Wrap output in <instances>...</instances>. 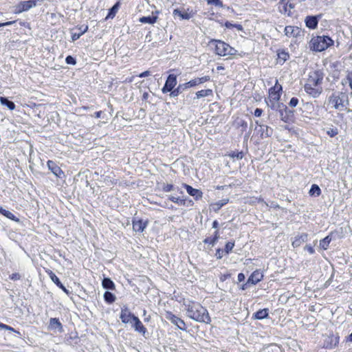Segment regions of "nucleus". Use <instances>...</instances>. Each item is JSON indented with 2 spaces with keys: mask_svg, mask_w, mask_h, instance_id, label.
Instances as JSON below:
<instances>
[{
  "mask_svg": "<svg viewBox=\"0 0 352 352\" xmlns=\"http://www.w3.org/2000/svg\"><path fill=\"white\" fill-rule=\"evenodd\" d=\"M183 304L189 318L199 322H210V318L207 309L201 304L190 299H184Z\"/></svg>",
  "mask_w": 352,
  "mask_h": 352,
  "instance_id": "1",
  "label": "nucleus"
},
{
  "mask_svg": "<svg viewBox=\"0 0 352 352\" xmlns=\"http://www.w3.org/2000/svg\"><path fill=\"white\" fill-rule=\"evenodd\" d=\"M323 79L322 73L320 71H314L309 73V78L305 85V91L314 98L318 97L322 92L320 85Z\"/></svg>",
  "mask_w": 352,
  "mask_h": 352,
  "instance_id": "2",
  "label": "nucleus"
},
{
  "mask_svg": "<svg viewBox=\"0 0 352 352\" xmlns=\"http://www.w3.org/2000/svg\"><path fill=\"white\" fill-rule=\"evenodd\" d=\"M333 43V40L327 36H318L313 37L309 42L310 50L316 52H322Z\"/></svg>",
  "mask_w": 352,
  "mask_h": 352,
  "instance_id": "3",
  "label": "nucleus"
},
{
  "mask_svg": "<svg viewBox=\"0 0 352 352\" xmlns=\"http://www.w3.org/2000/svg\"><path fill=\"white\" fill-rule=\"evenodd\" d=\"M211 47H214L215 53L219 56L232 55L234 54L235 50L231 47L228 44L219 41L212 40L210 43Z\"/></svg>",
  "mask_w": 352,
  "mask_h": 352,
  "instance_id": "4",
  "label": "nucleus"
},
{
  "mask_svg": "<svg viewBox=\"0 0 352 352\" xmlns=\"http://www.w3.org/2000/svg\"><path fill=\"white\" fill-rule=\"evenodd\" d=\"M347 100V96L342 92H335L329 98V103L336 109H342L344 102Z\"/></svg>",
  "mask_w": 352,
  "mask_h": 352,
  "instance_id": "5",
  "label": "nucleus"
},
{
  "mask_svg": "<svg viewBox=\"0 0 352 352\" xmlns=\"http://www.w3.org/2000/svg\"><path fill=\"white\" fill-rule=\"evenodd\" d=\"M282 91V86L276 81L275 85L271 87L269 90V97L270 102H272V105L280 99V92Z\"/></svg>",
  "mask_w": 352,
  "mask_h": 352,
  "instance_id": "6",
  "label": "nucleus"
},
{
  "mask_svg": "<svg viewBox=\"0 0 352 352\" xmlns=\"http://www.w3.org/2000/svg\"><path fill=\"white\" fill-rule=\"evenodd\" d=\"M36 6L35 1L29 0L20 2L15 6L14 12L15 14H20L25 12Z\"/></svg>",
  "mask_w": 352,
  "mask_h": 352,
  "instance_id": "7",
  "label": "nucleus"
},
{
  "mask_svg": "<svg viewBox=\"0 0 352 352\" xmlns=\"http://www.w3.org/2000/svg\"><path fill=\"white\" fill-rule=\"evenodd\" d=\"M173 14L175 18L178 17L181 20H188L194 16L195 12L189 8L187 10L175 9Z\"/></svg>",
  "mask_w": 352,
  "mask_h": 352,
  "instance_id": "8",
  "label": "nucleus"
},
{
  "mask_svg": "<svg viewBox=\"0 0 352 352\" xmlns=\"http://www.w3.org/2000/svg\"><path fill=\"white\" fill-rule=\"evenodd\" d=\"M165 318L170 320L173 324L176 325L181 330H186V327L184 321L179 317L175 316L171 312H166Z\"/></svg>",
  "mask_w": 352,
  "mask_h": 352,
  "instance_id": "9",
  "label": "nucleus"
},
{
  "mask_svg": "<svg viewBox=\"0 0 352 352\" xmlns=\"http://www.w3.org/2000/svg\"><path fill=\"white\" fill-rule=\"evenodd\" d=\"M323 346L327 349H333L339 343V336L335 334L324 336Z\"/></svg>",
  "mask_w": 352,
  "mask_h": 352,
  "instance_id": "10",
  "label": "nucleus"
},
{
  "mask_svg": "<svg viewBox=\"0 0 352 352\" xmlns=\"http://www.w3.org/2000/svg\"><path fill=\"white\" fill-rule=\"evenodd\" d=\"M48 168L52 172V173L58 178H63L65 173L62 169L52 160H48L47 162Z\"/></svg>",
  "mask_w": 352,
  "mask_h": 352,
  "instance_id": "11",
  "label": "nucleus"
},
{
  "mask_svg": "<svg viewBox=\"0 0 352 352\" xmlns=\"http://www.w3.org/2000/svg\"><path fill=\"white\" fill-rule=\"evenodd\" d=\"M133 314L126 307L122 309L120 313V319L124 323L133 324V318H135Z\"/></svg>",
  "mask_w": 352,
  "mask_h": 352,
  "instance_id": "12",
  "label": "nucleus"
},
{
  "mask_svg": "<svg viewBox=\"0 0 352 352\" xmlns=\"http://www.w3.org/2000/svg\"><path fill=\"white\" fill-rule=\"evenodd\" d=\"M176 84H177L176 76L173 74L169 75L166 81V83H165L164 87L162 88V91L164 93H166V92L172 91V89L174 88V87L176 85Z\"/></svg>",
  "mask_w": 352,
  "mask_h": 352,
  "instance_id": "13",
  "label": "nucleus"
},
{
  "mask_svg": "<svg viewBox=\"0 0 352 352\" xmlns=\"http://www.w3.org/2000/svg\"><path fill=\"white\" fill-rule=\"evenodd\" d=\"M307 238L308 234L306 233L298 234L294 238L292 242V245L294 248H298L303 243L306 242L307 241Z\"/></svg>",
  "mask_w": 352,
  "mask_h": 352,
  "instance_id": "14",
  "label": "nucleus"
},
{
  "mask_svg": "<svg viewBox=\"0 0 352 352\" xmlns=\"http://www.w3.org/2000/svg\"><path fill=\"white\" fill-rule=\"evenodd\" d=\"M184 186L186 188L187 192L190 196L193 197L195 200H199L201 199L203 193L200 190L193 188L192 186L187 184H184Z\"/></svg>",
  "mask_w": 352,
  "mask_h": 352,
  "instance_id": "15",
  "label": "nucleus"
},
{
  "mask_svg": "<svg viewBox=\"0 0 352 352\" xmlns=\"http://www.w3.org/2000/svg\"><path fill=\"white\" fill-rule=\"evenodd\" d=\"M263 276V274L260 272L255 271L248 278L247 283L256 285L262 280Z\"/></svg>",
  "mask_w": 352,
  "mask_h": 352,
  "instance_id": "16",
  "label": "nucleus"
},
{
  "mask_svg": "<svg viewBox=\"0 0 352 352\" xmlns=\"http://www.w3.org/2000/svg\"><path fill=\"white\" fill-rule=\"evenodd\" d=\"M51 280L59 287L65 293L67 294H69L68 289L65 288V287L61 283L59 278L56 276V275L50 271V273H48Z\"/></svg>",
  "mask_w": 352,
  "mask_h": 352,
  "instance_id": "17",
  "label": "nucleus"
},
{
  "mask_svg": "<svg viewBox=\"0 0 352 352\" xmlns=\"http://www.w3.org/2000/svg\"><path fill=\"white\" fill-rule=\"evenodd\" d=\"M49 328L51 329H58L59 332H63V325L58 318H53L50 320Z\"/></svg>",
  "mask_w": 352,
  "mask_h": 352,
  "instance_id": "18",
  "label": "nucleus"
},
{
  "mask_svg": "<svg viewBox=\"0 0 352 352\" xmlns=\"http://www.w3.org/2000/svg\"><path fill=\"white\" fill-rule=\"evenodd\" d=\"M131 324L135 329V331L144 334L146 329L138 317L133 318V324Z\"/></svg>",
  "mask_w": 352,
  "mask_h": 352,
  "instance_id": "19",
  "label": "nucleus"
},
{
  "mask_svg": "<svg viewBox=\"0 0 352 352\" xmlns=\"http://www.w3.org/2000/svg\"><path fill=\"white\" fill-rule=\"evenodd\" d=\"M305 21L306 26L310 29H315L318 25V19L316 16H307Z\"/></svg>",
  "mask_w": 352,
  "mask_h": 352,
  "instance_id": "20",
  "label": "nucleus"
},
{
  "mask_svg": "<svg viewBox=\"0 0 352 352\" xmlns=\"http://www.w3.org/2000/svg\"><path fill=\"white\" fill-rule=\"evenodd\" d=\"M146 227V222L142 220H134L133 221V228L135 232H142Z\"/></svg>",
  "mask_w": 352,
  "mask_h": 352,
  "instance_id": "21",
  "label": "nucleus"
},
{
  "mask_svg": "<svg viewBox=\"0 0 352 352\" xmlns=\"http://www.w3.org/2000/svg\"><path fill=\"white\" fill-rule=\"evenodd\" d=\"M277 56V63L281 65L283 64L289 57V54L285 50L279 51Z\"/></svg>",
  "mask_w": 352,
  "mask_h": 352,
  "instance_id": "22",
  "label": "nucleus"
},
{
  "mask_svg": "<svg viewBox=\"0 0 352 352\" xmlns=\"http://www.w3.org/2000/svg\"><path fill=\"white\" fill-rule=\"evenodd\" d=\"M0 102L2 105L6 106L10 110L15 109L14 103L10 101L7 98L0 96Z\"/></svg>",
  "mask_w": 352,
  "mask_h": 352,
  "instance_id": "23",
  "label": "nucleus"
},
{
  "mask_svg": "<svg viewBox=\"0 0 352 352\" xmlns=\"http://www.w3.org/2000/svg\"><path fill=\"white\" fill-rule=\"evenodd\" d=\"M0 213L3 214V216L6 217L7 218L14 220L15 221H19V219H17L13 213L11 212L6 210L3 209L2 207L0 206Z\"/></svg>",
  "mask_w": 352,
  "mask_h": 352,
  "instance_id": "24",
  "label": "nucleus"
},
{
  "mask_svg": "<svg viewBox=\"0 0 352 352\" xmlns=\"http://www.w3.org/2000/svg\"><path fill=\"white\" fill-rule=\"evenodd\" d=\"M210 96H212V90L210 89H203L196 92L197 98H201Z\"/></svg>",
  "mask_w": 352,
  "mask_h": 352,
  "instance_id": "25",
  "label": "nucleus"
},
{
  "mask_svg": "<svg viewBox=\"0 0 352 352\" xmlns=\"http://www.w3.org/2000/svg\"><path fill=\"white\" fill-rule=\"evenodd\" d=\"M102 286L105 289H114L115 285L113 282L109 278H104L102 280Z\"/></svg>",
  "mask_w": 352,
  "mask_h": 352,
  "instance_id": "26",
  "label": "nucleus"
},
{
  "mask_svg": "<svg viewBox=\"0 0 352 352\" xmlns=\"http://www.w3.org/2000/svg\"><path fill=\"white\" fill-rule=\"evenodd\" d=\"M267 316H268V311L267 309L258 310L254 314L255 318L259 319V320L265 318L267 317Z\"/></svg>",
  "mask_w": 352,
  "mask_h": 352,
  "instance_id": "27",
  "label": "nucleus"
},
{
  "mask_svg": "<svg viewBox=\"0 0 352 352\" xmlns=\"http://www.w3.org/2000/svg\"><path fill=\"white\" fill-rule=\"evenodd\" d=\"M321 193V190L316 184H313L309 190V194L311 196L318 197Z\"/></svg>",
  "mask_w": 352,
  "mask_h": 352,
  "instance_id": "28",
  "label": "nucleus"
},
{
  "mask_svg": "<svg viewBox=\"0 0 352 352\" xmlns=\"http://www.w3.org/2000/svg\"><path fill=\"white\" fill-rule=\"evenodd\" d=\"M119 3L118 2L109 10L108 15L107 16V19H113L116 16V14L117 13Z\"/></svg>",
  "mask_w": 352,
  "mask_h": 352,
  "instance_id": "29",
  "label": "nucleus"
},
{
  "mask_svg": "<svg viewBox=\"0 0 352 352\" xmlns=\"http://www.w3.org/2000/svg\"><path fill=\"white\" fill-rule=\"evenodd\" d=\"M104 300L108 303H112L116 300V296L110 292H105L104 294Z\"/></svg>",
  "mask_w": 352,
  "mask_h": 352,
  "instance_id": "30",
  "label": "nucleus"
},
{
  "mask_svg": "<svg viewBox=\"0 0 352 352\" xmlns=\"http://www.w3.org/2000/svg\"><path fill=\"white\" fill-rule=\"evenodd\" d=\"M285 112L286 113L285 116H283V112L281 113L282 120H283L284 122H288L290 118L293 116L294 113L292 111L289 110L287 107H285Z\"/></svg>",
  "mask_w": 352,
  "mask_h": 352,
  "instance_id": "31",
  "label": "nucleus"
},
{
  "mask_svg": "<svg viewBox=\"0 0 352 352\" xmlns=\"http://www.w3.org/2000/svg\"><path fill=\"white\" fill-rule=\"evenodd\" d=\"M331 239L327 236L320 241V245L323 250H327Z\"/></svg>",
  "mask_w": 352,
  "mask_h": 352,
  "instance_id": "32",
  "label": "nucleus"
},
{
  "mask_svg": "<svg viewBox=\"0 0 352 352\" xmlns=\"http://www.w3.org/2000/svg\"><path fill=\"white\" fill-rule=\"evenodd\" d=\"M218 238H219L218 232L216 231L214 236L212 239L206 238V239H204V242L205 243H209L210 245L213 246L216 243V242L217 241Z\"/></svg>",
  "mask_w": 352,
  "mask_h": 352,
  "instance_id": "33",
  "label": "nucleus"
},
{
  "mask_svg": "<svg viewBox=\"0 0 352 352\" xmlns=\"http://www.w3.org/2000/svg\"><path fill=\"white\" fill-rule=\"evenodd\" d=\"M261 128L263 130L262 135H265V137H270L272 134V129L267 126L262 125Z\"/></svg>",
  "mask_w": 352,
  "mask_h": 352,
  "instance_id": "34",
  "label": "nucleus"
},
{
  "mask_svg": "<svg viewBox=\"0 0 352 352\" xmlns=\"http://www.w3.org/2000/svg\"><path fill=\"white\" fill-rule=\"evenodd\" d=\"M229 201L228 199H224L222 200L219 201L218 202L215 203L214 204L216 208H214L215 211L219 210L221 207H223L224 205H226Z\"/></svg>",
  "mask_w": 352,
  "mask_h": 352,
  "instance_id": "35",
  "label": "nucleus"
},
{
  "mask_svg": "<svg viewBox=\"0 0 352 352\" xmlns=\"http://www.w3.org/2000/svg\"><path fill=\"white\" fill-rule=\"evenodd\" d=\"M169 199L172 201L177 203V204L182 206L185 204V200L180 199L179 197H175V196H170L169 197Z\"/></svg>",
  "mask_w": 352,
  "mask_h": 352,
  "instance_id": "36",
  "label": "nucleus"
},
{
  "mask_svg": "<svg viewBox=\"0 0 352 352\" xmlns=\"http://www.w3.org/2000/svg\"><path fill=\"white\" fill-rule=\"evenodd\" d=\"M140 21L143 23H154V17L153 16H143L140 19Z\"/></svg>",
  "mask_w": 352,
  "mask_h": 352,
  "instance_id": "37",
  "label": "nucleus"
},
{
  "mask_svg": "<svg viewBox=\"0 0 352 352\" xmlns=\"http://www.w3.org/2000/svg\"><path fill=\"white\" fill-rule=\"evenodd\" d=\"M88 30V27L86 26L85 30L80 32V33H73L72 35V40L73 41L78 39L85 32H87V30Z\"/></svg>",
  "mask_w": 352,
  "mask_h": 352,
  "instance_id": "38",
  "label": "nucleus"
},
{
  "mask_svg": "<svg viewBox=\"0 0 352 352\" xmlns=\"http://www.w3.org/2000/svg\"><path fill=\"white\" fill-rule=\"evenodd\" d=\"M229 155L232 158H236L237 160H241L243 157V152H235V151H234L232 153H230Z\"/></svg>",
  "mask_w": 352,
  "mask_h": 352,
  "instance_id": "39",
  "label": "nucleus"
},
{
  "mask_svg": "<svg viewBox=\"0 0 352 352\" xmlns=\"http://www.w3.org/2000/svg\"><path fill=\"white\" fill-rule=\"evenodd\" d=\"M186 85H187L188 87L190 88V87L197 86V85H199V83L198 82V80L197 78L192 79V80H190L189 82H186Z\"/></svg>",
  "mask_w": 352,
  "mask_h": 352,
  "instance_id": "40",
  "label": "nucleus"
},
{
  "mask_svg": "<svg viewBox=\"0 0 352 352\" xmlns=\"http://www.w3.org/2000/svg\"><path fill=\"white\" fill-rule=\"evenodd\" d=\"M65 62L69 65H76V59L72 56H67L65 58Z\"/></svg>",
  "mask_w": 352,
  "mask_h": 352,
  "instance_id": "41",
  "label": "nucleus"
},
{
  "mask_svg": "<svg viewBox=\"0 0 352 352\" xmlns=\"http://www.w3.org/2000/svg\"><path fill=\"white\" fill-rule=\"evenodd\" d=\"M234 244L232 242H228L225 247V251L228 254L234 248Z\"/></svg>",
  "mask_w": 352,
  "mask_h": 352,
  "instance_id": "42",
  "label": "nucleus"
},
{
  "mask_svg": "<svg viewBox=\"0 0 352 352\" xmlns=\"http://www.w3.org/2000/svg\"><path fill=\"white\" fill-rule=\"evenodd\" d=\"M294 28L292 26H287L285 28V33L287 36L292 35Z\"/></svg>",
  "mask_w": 352,
  "mask_h": 352,
  "instance_id": "43",
  "label": "nucleus"
},
{
  "mask_svg": "<svg viewBox=\"0 0 352 352\" xmlns=\"http://www.w3.org/2000/svg\"><path fill=\"white\" fill-rule=\"evenodd\" d=\"M298 104V99L297 98H292L289 102V105L291 107H295L297 106Z\"/></svg>",
  "mask_w": 352,
  "mask_h": 352,
  "instance_id": "44",
  "label": "nucleus"
},
{
  "mask_svg": "<svg viewBox=\"0 0 352 352\" xmlns=\"http://www.w3.org/2000/svg\"><path fill=\"white\" fill-rule=\"evenodd\" d=\"M186 89H188L187 85H186V83H184V84H182V85H179L177 87V89L179 91V93H182L183 92L184 90H186Z\"/></svg>",
  "mask_w": 352,
  "mask_h": 352,
  "instance_id": "45",
  "label": "nucleus"
},
{
  "mask_svg": "<svg viewBox=\"0 0 352 352\" xmlns=\"http://www.w3.org/2000/svg\"><path fill=\"white\" fill-rule=\"evenodd\" d=\"M197 80H198V82L200 84H202L205 82H207L210 80V78L209 76H203V77H201V78H197Z\"/></svg>",
  "mask_w": 352,
  "mask_h": 352,
  "instance_id": "46",
  "label": "nucleus"
},
{
  "mask_svg": "<svg viewBox=\"0 0 352 352\" xmlns=\"http://www.w3.org/2000/svg\"><path fill=\"white\" fill-rule=\"evenodd\" d=\"M10 278L12 280H17L21 278V276L19 273H13L10 276Z\"/></svg>",
  "mask_w": 352,
  "mask_h": 352,
  "instance_id": "47",
  "label": "nucleus"
},
{
  "mask_svg": "<svg viewBox=\"0 0 352 352\" xmlns=\"http://www.w3.org/2000/svg\"><path fill=\"white\" fill-rule=\"evenodd\" d=\"M0 329H6V330H9V331H14V329L7 324H3V323H1L0 322Z\"/></svg>",
  "mask_w": 352,
  "mask_h": 352,
  "instance_id": "48",
  "label": "nucleus"
},
{
  "mask_svg": "<svg viewBox=\"0 0 352 352\" xmlns=\"http://www.w3.org/2000/svg\"><path fill=\"white\" fill-rule=\"evenodd\" d=\"M305 250H306L309 254H313L314 253V249L310 245H306L305 247Z\"/></svg>",
  "mask_w": 352,
  "mask_h": 352,
  "instance_id": "49",
  "label": "nucleus"
},
{
  "mask_svg": "<svg viewBox=\"0 0 352 352\" xmlns=\"http://www.w3.org/2000/svg\"><path fill=\"white\" fill-rule=\"evenodd\" d=\"M268 352H281V349L277 346H274L268 350Z\"/></svg>",
  "mask_w": 352,
  "mask_h": 352,
  "instance_id": "50",
  "label": "nucleus"
},
{
  "mask_svg": "<svg viewBox=\"0 0 352 352\" xmlns=\"http://www.w3.org/2000/svg\"><path fill=\"white\" fill-rule=\"evenodd\" d=\"M263 113V110L261 109H256L254 111V116L256 117H260Z\"/></svg>",
  "mask_w": 352,
  "mask_h": 352,
  "instance_id": "51",
  "label": "nucleus"
},
{
  "mask_svg": "<svg viewBox=\"0 0 352 352\" xmlns=\"http://www.w3.org/2000/svg\"><path fill=\"white\" fill-rule=\"evenodd\" d=\"M173 188V186L171 184H167L164 186V190L166 192H169V191L172 190Z\"/></svg>",
  "mask_w": 352,
  "mask_h": 352,
  "instance_id": "52",
  "label": "nucleus"
},
{
  "mask_svg": "<svg viewBox=\"0 0 352 352\" xmlns=\"http://www.w3.org/2000/svg\"><path fill=\"white\" fill-rule=\"evenodd\" d=\"M245 277L243 273H239L237 276V279L239 282H242L245 280Z\"/></svg>",
  "mask_w": 352,
  "mask_h": 352,
  "instance_id": "53",
  "label": "nucleus"
},
{
  "mask_svg": "<svg viewBox=\"0 0 352 352\" xmlns=\"http://www.w3.org/2000/svg\"><path fill=\"white\" fill-rule=\"evenodd\" d=\"M14 23H15V21H8L6 23H0V24L1 25V27H5V26L10 25Z\"/></svg>",
  "mask_w": 352,
  "mask_h": 352,
  "instance_id": "54",
  "label": "nucleus"
},
{
  "mask_svg": "<svg viewBox=\"0 0 352 352\" xmlns=\"http://www.w3.org/2000/svg\"><path fill=\"white\" fill-rule=\"evenodd\" d=\"M180 93L179 92V91L177 89H175L171 91L170 96L175 97L177 96Z\"/></svg>",
  "mask_w": 352,
  "mask_h": 352,
  "instance_id": "55",
  "label": "nucleus"
},
{
  "mask_svg": "<svg viewBox=\"0 0 352 352\" xmlns=\"http://www.w3.org/2000/svg\"><path fill=\"white\" fill-rule=\"evenodd\" d=\"M348 80L349 81L350 87L352 89V72L349 74V75H348Z\"/></svg>",
  "mask_w": 352,
  "mask_h": 352,
  "instance_id": "56",
  "label": "nucleus"
},
{
  "mask_svg": "<svg viewBox=\"0 0 352 352\" xmlns=\"http://www.w3.org/2000/svg\"><path fill=\"white\" fill-rule=\"evenodd\" d=\"M149 73H150V72H149L148 71H146V72H144L141 73V74L139 75V76H140V78H143V77H145V76H148V75L149 74Z\"/></svg>",
  "mask_w": 352,
  "mask_h": 352,
  "instance_id": "57",
  "label": "nucleus"
},
{
  "mask_svg": "<svg viewBox=\"0 0 352 352\" xmlns=\"http://www.w3.org/2000/svg\"><path fill=\"white\" fill-rule=\"evenodd\" d=\"M101 114H102V111H97V112H96L94 113V117L96 118H100Z\"/></svg>",
  "mask_w": 352,
  "mask_h": 352,
  "instance_id": "58",
  "label": "nucleus"
},
{
  "mask_svg": "<svg viewBox=\"0 0 352 352\" xmlns=\"http://www.w3.org/2000/svg\"><path fill=\"white\" fill-rule=\"evenodd\" d=\"M234 27L236 28L238 30H243L242 25H239V24L234 25Z\"/></svg>",
  "mask_w": 352,
  "mask_h": 352,
  "instance_id": "59",
  "label": "nucleus"
},
{
  "mask_svg": "<svg viewBox=\"0 0 352 352\" xmlns=\"http://www.w3.org/2000/svg\"><path fill=\"white\" fill-rule=\"evenodd\" d=\"M226 26L227 28H232V27H234V25L232 24V23H230V22H226Z\"/></svg>",
  "mask_w": 352,
  "mask_h": 352,
  "instance_id": "60",
  "label": "nucleus"
},
{
  "mask_svg": "<svg viewBox=\"0 0 352 352\" xmlns=\"http://www.w3.org/2000/svg\"><path fill=\"white\" fill-rule=\"evenodd\" d=\"M218 225H219V223H218V222H217V221H213L212 227H213L214 228H217L218 227Z\"/></svg>",
  "mask_w": 352,
  "mask_h": 352,
  "instance_id": "61",
  "label": "nucleus"
},
{
  "mask_svg": "<svg viewBox=\"0 0 352 352\" xmlns=\"http://www.w3.org/2000/svg\"><path fill=\"white\" fill-rule=\"evenodd\" d=\"M346 341L352 342V333L349 336V337L346 339Z\"/></svg>",
  "mask_w": 352,
  "mask_h": 352,
  "instance_id": "62",
  "label": "nucleus"
},
{
  "mask_svg": "<svg viewBox=\"0 0 352 352\" xmlns=\"http://www.w3.org/2000/svg\"><path fill=\"white\" fill-rule=\"evenodd\" d=\"M250 283H245L242 287H241V289H245L247 288V285H249Z\"/></svg>",
  "mask_w": 352,
  "mask_h": 352,
  "instance_id": "63",
  "label": "nucleus"
},
{
  "mask_svg": "<svg viewBox=\"0 0 352 352\" xmlns=\"http://www.w3.org/2000/svg\"><path fill=\"white\" fill-rule=\"evenodd\" d=\"M328 133L332 137L333 135H335L336 134V132H334L333 131H331V132H328Z\"/></svg>",
  "mask_w": 352,
  "mask_h": 352,
  "instance_id": "64",
  "label": "nucleus"
}]
</instances>
